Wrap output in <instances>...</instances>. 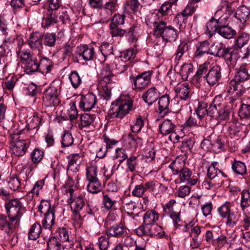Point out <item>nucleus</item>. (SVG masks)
Masks as SVG:
<instances>
[{"label":"nucleus","instance_id":"32","mask_svg":"<svg viewBox=\"0 0 250 250\" xmlns=\"http://www.w3.org/2000/svg\"><path fill=\"white\" fill-rule=\"evenodd\" d=\"M44 218L42 221V226L44 229L51 230L55 224V212L51 211L48 213L44 214Z\"/></svg>","mask_w":250,"mask_h":250},{"label":"nucleus","instance_id":"29","mask_svg":"<svg viewBox=\"0 0 250 250\" xmlns=\"http://www.w3.org/2000/svg\"><path fill=\"white\" fill-rule=\"evenodd\" d=\"M159 127L160 133L163 135H167L174 132L175 125L168 119L165 120Z\"/></svg>","mask_w":250,"mask_h":250},{"label":"nucleus","instance_id":"23","mask_svg":"<svg viewBox=\"0 0 250 250\" xmlns=\"http://www.w3.org/2000/svg\"><path fill=\"white\" fill-rule=\"evenodd\" d=\"M108 233L109 235L116 237H123L127 234V229L121 223L113 225L108 228Z\"/></svg>","mask_w":250,"mask_h":250},{"label":"nucleus","instance_id":"24","mask_svg":"<svg viewBox=\"0 0 250 250\" xmlns=\"http://www.w3.org/2000/svg\"><path fill=\"white\" fill-rule=\"evenodd\" d=\"M143 217V224L140 226L147 227L154 224L159 219V215L156 210L151 209L144 213Z\"/></svg>","mask_w":250,"mask_h":250},{"label":"nucleus","instance_id":"50","mask_svg":"<svg viewBox=\"0 0 250 250\" xmlns=\"http://www.w3.org/2000/svg\"><path fill=\"white\" fill-rule=\"evenodd\" d=\"M238 115L241 119H250V104H242Z\"/></svg>","mask_w":250,"mask_h":250},{"label":"nucleus","instance_id":"6","mask_svg":"<svg viewBox=\"0 0 250 250\" xmlns=\"http://www.w3.org/2000/svg\"><path fill=\"white\" fill-rule=\"evenodd\" d=\"M231 204L227 201L218 208L217 210L221 217L227 219L226 225L229 228H233L238 224L241 213L231 209Z\"/></svg>","mask_w":250,"mask_h":250},{"label":"nucleus","instance_id":"18","mask_svg":"<svg viewBox=\"0 0 250 250\" xmlns=\"http://www.w3.org/2000/svg\"><path fill=\"white\" fill-rule=\"evenodd\" d=\"M43 44L48 47H53L62 38L64 37L63 32L60 31L56 35L55 33L47 32L42 35Z\"/></svg>","mask_w":250,"mask_h":250},{"label":"nucleus","instance_id":"4","mask_svg":"<svg viewBox=\"0 0 250 250\" xmlns=\"http://www.w3.org/2000/svg\"><path fill=\"white\" fill-rule=\"evenodd\" d=\"M10 148L17 156L24 155L30 143V140L22 132H17L10 136Z\"/></svg>","mask_w":250,"mask_h":250},{"label":"nucleus","instance_id":"55","mask_svg":"<svg viewBox=\"0 0 250 250\" xmlns=\"http://www.w3.org/2000/svg\"><path fill=\"white\" fill-rule=\"evenodd\" d=\"M103 203L106 209H109L114 208L116 201L109 195L104 194Z\"/></svg>","mask_w":250,"mask_h":250},{"label":"nucleus","instance_id":"53","mask_svg":"<svg viewBox=\"0 0 250 250\" xmlns=\"http://www.w3.org/2000/svg\"><path fill=\"white\" fill-rule=\"evenodd\" d=\"M56 236L57 239L61 242H66L69 240V234L68 230L65 228H58L56 230Z\"/></svg>","mask_w":250,"mask_h":250},{"label":"nucleus","instance_id":"40","mask_svg":"<svg viewBox=\"0 0 250 250\" xmlns=\"http://www.w3.org/2000/svg\"><path fill=\"white\" fill-rule=\"evenodd\" d=\"M217 162H212L207 168V177L209 179H221L218 175L219 169L217 167Z\"/></svg>","mask_w":250,"mask_h":250},{"label":"nucleus","instance_id":"3","mask_svg":"<svg viewBox=\"0 0 250 250\" xmlns=\"http://www.w3.org/2000/svg\"><path fill=\"white\" fill-rule=\"evenodd\" d=\"M125 17V14L114 15L109 25L110 34L114 37H123L125 35L128 42H135L137 41V34L140 30V26L138 24H133L127 29H122L121 25L124 24Z\"/></svg>","mask_w":250,"mask_h":250},{"label":"nucleus","instance_id":"57","mask_svg":"<svg viewBox=\"0 0 250 250\" xmlns=\"http://www.w3.org/2000/svg\"><path fill=\"white\" fill-rule=\"evenodd\" d=\"M74 142L73 138L71 133L68 131H64L62 137V147L71 146Z\"/></svg>","mask_w":250,"mask_h":250},{"label":"nucleus","instance_id":"27","mask_svg":"<svg viewBox=\"0 0 250 250\" xmlns=\"http://www.w3.org/2000/svg\"><path fill=\"white\" fill-rule=\"evenodd\" d=\"M170 97L168 94H165L162 96L158 101V108L157 111L159 114L164 113L165 114H167L169 111Z\"/></svg>","mask_w":250,"mask_h":250},{"label":"nucleus","instance_id":"9","mask_svg":"<svg viewBox=\"0 0 250 250\" xmlns=\"http://www.w3.org/2000/svg\"><path fill=\"white\" fill-rule=\"evenodd\" d=\"M133 102L132 100H129L127 102H119L116 104H112L109 110L110 116L112 117L123 118L130 110L133 109Z\"/></svg>","mask_w":250,"mask_h":250},{"label":"nucleus","instance_id":"59","mask_svg":"<svg viewBox=\"0 0 250 250\" xmlns=\"http://www.w3.org/2000/svg\"><path fill=\"white\" fill-rule=\"evenodd\" d=\"M144 125V122L142 117H138L133 125L131 126V129L133 132H138L141 131L142 127Z\"/></svg>","mask_w":250,"mask_h":250},{"label":"nucleus","instance_id":"37","mask_svg":"<svg viewBox=\"0 0 250 250\" xmlns=\"http://www.w3.org/2000/svg\"><path fill=\"white\" fill-rule=\"evenodd\" d=\"M241 194L240 206L243 212H245L246 208L250 207V192L248 190H244Z\"/></svg>","mask_w":250,"mask_h":250},{"label":"nucleus","instance_id":"39","mask_svg":"<svg viewBox=\"0 0 250 250\" xmlns=\"http://www.w3.org/2000/svg\"><path fill=\"white\" fill-rule=\"evenodd\" d=\"M125 7L127 10H130V12L133 14L140 13L141 5L138 0H127L125 4Z\"/></svg>","mask_w":250,"mask_h":250},{"label":"nucleus","instance_id":"38","mask_svg":"<svg viewBox=\"0 0 250 250\" xmlns=\"http://www.w3.org/2000/svg\"><path fill=\"white\" fill-rule=\"evenodd\" d=\"M217 98L215 97L211 103L210 104L208 110V115L210 117L216 119L218 113V108L220 107V103L217 101Z\"/></svg>","mask_w":250,"mask_h":250},{"label":"nucleus","instance_id":"25","mask_svg":"<svg viewBox=\"0 0 250 250\" xmlns=\"http://www.w3.org/2000/svg\"><path fill=\"white\" fill-rule=\"evenodd\" d=\"M28 43L31 48L37 49L39 51L41 50L43 48L42 45L43 44L42 35L38 33L31 34Z\"/></svg>","mask_w":250,"mask_h":250},{"label":"nucleus","instance_id":"21","mask_svg":"<svg viewBox=\"0 0 250 250\" xmlns=\"http://www.w3.org/2000/svg\"><path fill=\"white\" fill-rule=\"evenodd\" d=\"M77 52L85 61H92L96 58L94 48L88 45H81L77 48Z\"/></svg>","mask_w":250,"mask_h":250},{"label":"nucleus","instance_id":"46","mask_svg":"<svg viewBox=\"0 0 250 250\" xmlns=\"http://www.w3.org/2000/svg\"><path fill=\"white\" fill-rule=\"evenodd\" d=\"M18 56L21 58V62L24 65L26 62H28L30 60H33L36 58L30 51L20 49L17 52Z\"/></svg>","mask_w":250,"mask_h":250},{"label":"nucleus","instance_id":"28","mask_svg":"<svg viewBox=\"0 0 250 250\" xmlns=\"http://www.w3.org/2000/svg\"><path fill=\"white\" fill-rule=\"evenodd\" d=\"M250 10L245 5H241L237 10L235 17L241 22L245 23L249 19Z\"/></svg>","mask_w":250,"mask_h":250},{"label":"nucleus","instance_id":"52","mask_svg":"<svg viewBox=\"0 0 250 250\" xmlns=\"http://www.w3.org/2000/svg\"><path fill=\"white\" fill-rule=\"evenodd\" d=\"M61 250V244L56 237H52L48 240L47 244V250Z\"/></svg>","mask_w":250,"mask_h":250},{"label":"nucleus","instance_id":"63","mask_svg":"<svg viewBox=\"0 0 250 250\" xmlns=\"http://www.w3.org/2000/svg\"><path fill=\"white\" fill-rule=\"evenodd\" d=\"M116 157L119 159L120 164H121L125 160L128 158V155L125 149L118 148L116 149Z\"/></svg>","mask_w":250,"mask_h":250},{"label":"nucleus","instance_id":"49","mask_svg":"<svg viewBox=\"0 0 250 250\" xmlns=\"http://www.w3.org/2000/svg\"><path fill=\"white\" fill-rule=\"evenodd\" d=\"M218 113L216 119L220 120H225L227 119L229 116V109L222 104H220V107L218 108Z\"/></svg>","mask_w":250,"mask_h":250},{"label":"nucleus","instance_id":"58","mask_svg":"<svg viewBox=\"0 0 250 250\" xmlns=\"http://www.w3.org/2000/svg\"><path fill=\"white\" fill-rule=\"evenodd\" d=\"M97 168L94 166H91L86 169V177L89 182L98 180L97 177Z\"/></svg>","mask_w":250,"mask_h":250},{"label":"nucleus","instance_id":"41","mask_svg":"<svg viewBox=\"0 0 250 250\" xmlns=\"http://www.w3.org/2000/svg\"><path fill=\"white\" fill-rule=\"evenodd\" d=\"M250 36L245 32L241 33L234 42V46L238 48H242L249 41Z\"/></svg>","mask_w":250,"mask_h":250},{"label":"nucleus","instance_id":"43","mask_svg":"<svg viewBox=\"0 0 250 250\" xmlns=\"http://www.w3.org/2000/svg\"><path fill=\"white\" fill-rule=\"evenodd\" d=\"M25 72L28 74L38 71V61L36 58L30 60L24 65Z\"/></svg>","mask_w":250,"mask_h":250},{"label":"nucleus","instance_id":"64","mask_svg":"<svg viewBox=\"0 0 250 250\" xmlns=\"http://www.w3.org/2000/svg\"><path fill=\"white\" fill-rule=\"evenodd\" d=\"M98 245L100 250H107L109 246V238L101 236L99 238Z\"/></svg>","mask_w":250,"mask_h":250},{"label":"nucleus","instance_id":"13","mask_svg":"<svg viewBox=\"0 0 250 250\" xmlns=\"http://www.w3.org/2000/svg\"><path fill=\"white\" fill-rule=\"evenodd\" d=\"M169 167L173 171V174L179 175L180 179L182 182H186L191 176L192 171L185 167V164L183 162L173 161L170 164Z\"/></svg>","mask_w":250,"mask_h":250},{"label":"nucleus","instance_id":"22","mask_svg":"<svg viewBox=\"0 0 250 250\" xmlns=\"http://www.w3.org/2000/svg\"><path fill=\"white\" fill-rule=\"evenodd\" d=\"M159 96V91L155 87H153L144 92L142 98L145 103H147L148 105H150L158 99Z\"/></svg>","mask_w":250,"mask_h":250},{"label":"nucleus","instance_id":"60","mask_svg":"<svg viewBox=\"0 0 250 250\" xmlns=\"http://www.w3.org/2000/svg\"><path fill=\"white\" fill-rule=\"evenodd\" d=\"M73 202H74V206L73 207V209L79 210L82 209L85 204V200L82 195L78 196L75 198Z\"/></svg>","mask_w":250,"mask_h":250},{"label":"nucleus","instance_id":"34","mask_svg":"<svg viewBox=\"0 0 250 250\" xmlns=\"http://www.w3.org/2000/svg\"><path fill=\"white\" fill-rule=\"evenodd\" d=\"M231 168L236 174L244 176L247 174L246 166L241 161L234 160L232 163Z\"/></svg>","mask_w":250,"mask_h":250},{"label":"nucleus","instance_id":"14","mask_svg":"<svg viewBox=\"0 0 250 250\" xmlns=\"http://www.w3.org/2000/svg\"><path fill=\"white\" fill-rule=\"evenodd\" d=\"M176 203L175 200L171 199L163 206V208L166 215L169 216L172 220L174 227L177 228L180 226L179 223L181 221V219L180 211H175L173 208L174 205Z\"/></svg>","mask_w":250,"mask_h":250},{"label":"nucleus","instance_id":"2","mask_svg":"<svg viewBox=\"0 0 250 250\" xmlns=\"http://www.w3.org/2000/svg\"><path fill=\"white\" fill-rule=\"evenodd\" d=\"M250 88V74L245 65H242L236 70L234 79L230 81L227 90L230 102L238 100Z\"/></svg>","mask_w":250,"mask_h":250},{"label":"nucleus","instance_id":"33","mask_svg":"<svg viewBox=\"0 0 250 250\" xmlns=\"http://www.w3.org/2000/svg\"><path fill=\"white\" fill-rule=\"evenodd\" d=\"M96 116L94 114L84 113L80 117L81 123L79 124V128L82 129L83 127L89 126L95 120Z\"/></svg>","mask_w":250,"mask_h":250},{"label":"nucleus","instance_id":"51","mask_svg":"<svg viewBox=\"0 0 250 250\" xmlns=\"http://www.w3.org/2000/svg\"><path fill=\"white\" fill-rule=\"evenodd\" d=\"M139 161L137 157L131 156L126 160L127 170L130 172H133L136 170V167L138 165Z\"/></svg>","mask_w":250,"mask_h":250},{"label":"nucleus","instance_id":"48","mask_svg":"<svg viewBox=\"0 0 250 250\" xmlns=\"http://www.w3.org/2000/svg\"><path fill=\"white\" fill-rule=\"evenodd\" d=\"M102 189V187L99 180L89 182V184L87 186L88 191L93 194L97 193L101 191Z\"/></svg>","mask_w":250,"mask_h":250},{"label":"nucleus","instance_id":"10","mask_svg":"<svg viewBox=\"0 0 250 250\" xmlns=\"http://www.w3.org/2000/svg\"><path fill=\"white\" fill-rule=\"evenodd\" d=\"M21 203L18 199H14L7 201L5 204L6 213L9 219L19 224L21 216Z\"/></svg>","mask_w":250,"mask_h":250},{"label":"nucleus","instance_id":"36","mask_svg":"<svg viewBox=\"0 0 250 250\" xmlns=\"http://www.w3.org/2000/svg\"><path fill=\"white\" fill-rule=\"evenodd\" d=\"M210 68L209 63L205 62L199 66L196 74L193 77V83H198L202 76L206 74Z\"/></svg>","mask_w":250,"mask_h":250},{"label":"nucleus","instance_id":"7","mask_svg":"<svg viewBox=\"0 0 250 250\" xmlns=\"http://www.w3.org/2000/svg\"><path fill=\"white\" fill-rule=\"evenodd\" d=\"M61 87L51 84L43 92V101L46 107H56L60 102Z\"/></svg>","mask_w":250,"mask_h":250},{"label":"nucleus","instance_id":"45","mask_svg":"<svg viewBox=\"0 0 250 250\" xmlns=\"http://www.w3.org/2000/svg\"><path fill=\"white\" fill-rule=\"evenodd\" d=\"M224 181L222 179H209L205 180L203 183L205 188L209 189L212 188H218L222 186Z\"/></svg>","mask_w":250,"mask_h":250},{"label":"nucleus","instance_id":"44","mask_svg":"<svg viewBox=\"0 0 250 250\" xmlns=\"http://www.w3.org/2000/svg\"><path fill=\"white\" fill-rule=\"evenodd\" d=\"M193 73V65L191 63H185L182 65L180 74L184 81H188L189 75Z\"/></svg>","mask_w":250,"mask_h":250},{"label":"nucleus","instance_id":"30","mask_svg":"<svg viewBox=\"0 0 250 250\" xmlns=\"http://www.w3.org/2000/svg\"><path fill=\"white\" fill-rule=\"evenodd\" d=\"M42 232V227L39 222H36L31 225L28 231V238L35 240L40 236Z\"/></svg>","mask_w":250,"mask_h":250},{"label":"nucleus","instance_id":"42","mask_svg":"<svg viewBox=\"0 0 250 250\" xmlns=\"http://www.w3.org/2000/svg\"><path fill=\"white\" fill-rule=\"evenodd\" d=\"M53 65V62L51 60L47 58H43L38 62V71L46 70V73L49 72Z\"/></svg>","mask_w":250,"mask_h":250},{"label":"nucleus","instance_id":"31","mask_svg":"<svg viewBox=\"0 0 250 250\" xmlns=\"http://www.w3.org/2000/svg\"><path fill=\"white\" fill-rule=\"evenodd\" d=\"M175 92L181 100H186L190 97L189 86L187 83L176 88Z\"/></svg>","mask_w":250,"mask_h":250},{"label":"nucleus","instance_id":"5","mask_svg":"<svg viewBox=\"0 0 250 250\" xmlns=\"http://www.w3.org/2000/svg\"><path fill=\"white\" fill-rule=\"evenodd\" d=\"M215 32L226 39H231L236 34V31L228 25H222L219 20L211 19L207 24L206 33L211 38Z\"/></svg>","mask_w":250,"mask_h":250},{"label":"nucleus","instance_id":"56","mask_svg":"<svg viewBox=\"0 0 250 250\" xmlns=\"http://www.w3.org/2000/svg\"><path fill=\"white\" fill-rule=\"evenodd\" d=\"M69 79L74 88L78 87L82 83V79L76 71L72 72L69 75Z\"/></svg>","mask_w":250,"mask_h":250},{"label":"nucleus","instance_id":"11","mask_svg":"<svg viewBox=\"0 0 250 250\" xmlns=\"http://www.w3.org/2000/svg\"><path fill=\"white\" fill-rule=\"evenodd\" d=\"M152 71L144 72L136 76L130 77V80L134 84V89L140 91L147 87L151 82Z\"/></svg>","mask_w":250,"mask_h":250},{"label":"nucleus","instance_id":"20","mask_svg":"<svg viewBox=\"0 0 250 250\" xmlns=\"http://www.w3.org/2000/svg\"><path fill=\"white\" fill-rule=\"evenodd\" d=\"M58 13L56 10L47 8L44 12L42 25L47 28L58 22Z\"/></svg>","mask_w":250,"mask_h":250},{"label":"nucleus","instance_id":"62","mask_svg":"<svg viewBox=\"0 0 250 250\" xmlns=\"http://www.w3.org/2000/svg\"><path fill=\"white\" fill-rule=\"evenodd\" d=\"M137 53L136 49L130 48L124 51L122 54V57L125 61H129L131 59L134 58Z\"/></svg>","mask_w":250,"mask_h":250},{"label":"nucleus","instance_id":"15","mask_svg":"<svg viewBox=\"0 0 250 250\" xmlns=\"http://www.w3.org/2000/svg\"><path fill=\"white\" fill-rule=\"evenodd\" d=\"M18 225L19 224L16 221H13L12 219L8 220L6 216L0 214V229L4 231L9 236H11L12 240L15 237L14 231Z\"/></svg>","mask_w":250,"mask_h":250},{"label":"nucleus","instance_id":"12","mask_svg":"<svg viewBox=\"0 0 250 250\" xmlns=\"http://www.w3.org/2000/svg\"><path fill=\"white\" fill-rule=\"evenodd\" d=\"M136 234L139 236L147 235L149 236H156L160 238L164 236L165 232L162 227L157 224H153L147 227L140 226L135 230Z\"/></svg>","mask_w":250,"mask_h":250},{"label":"nucleus","instance_id":"17","mask_svg":"<svg viewBox=\"0 0 250 250\" xmlns=\"http://www.w3.org/2000/svg\"><path fill=\"white\" fill-rule=\"evenodd\" d=\"M221 68L220 66L215 65L209 68L207 74L204 76L210 85L217 83L221 77Z\"/></svg>","mask_w":250,"mask_h":250},{"label":"nucleus","instance_id":"8","mask_svg":"<svg viewBox=\"0 0 250 250\" xmlns=\"http://www.w3.org/2000/svg\"><path fill=\"white\" fill-rule=\"evenodd\" d=\"M178 31L171 25H167L165 21L161 23L157 26L155 34L154 35L157 38L162 37L165 42H172L176 41L178 37Z\"/></svg>","mask_w":250,"mask_h":250},{"label":"nucleus","instance_id":"1","mask_svg":"<svg viewBox=\"0 0 250 250\" xmlns=\"http://www.w3.org/2000/svg\"><path fill=\"white\" fill-rule=\"evenodd\" d=\"M215 47L217 51H213L210 48L209 42L208 41L200 42L196 45V50L194 56L200 58L205 54H210L216 57L223 58L228 66L233 67L239 58L238 51L231 47H227L222 43L216 44L213 43L211 48Z\"/></svg>","mask_w":250,"mask_h":250},{"label":"nucleus","instance_id":"35","mask_svg":"<svg viewBox=\"0 0 250 250\" xmlns=\"http://www.w3.org/2000/svg\"><path fill=\"white\" fill-rule=\"evenodd\" d=\"M113 77V75L110 71L106 69H103L102 71L100 80H99V84L102 87H106L107 85L112 82L111 78Z\"/></svg>","mask_w":250,"mask_h":250},{"label":"nucleus","instance_id":"16","mask_svg":"<svg viewBox=\"0 0 250 250\" xmlns=\"http://www.w3.org/2000/svg\"><path fill=\"white\" fill-rule=\"evenodd\" d=\"M205 240L209 244L213 246H224L227 242L226 237L223 235H219L213 230H207L205 233Z\"/></svg>","mask_w":250,"mask_h":250},{"label":"nucleus","instance_id":"54","mask_svg":"<svg viewBox=\"0 0 250 250\" xmlns=\"http://www.w3.org/2000/svg\"><path fill=\"white\" fill-rule=\"evenodd\" d=\"M100 51L104 57V61L105 58L108 55L113 54V47L111 44L108 42H104L100 46Z\"/></svg>","mask_w":250,"mask_h":250},{"label":"nucleus","instance_id":"26","mask_svg":"<svg viewBox=\"0 0 250 250\" xmlns=\"http://www.w3.org/2000/svg\"><path fill=\"white\" fill-rule=\"evenodd\" d=\"M164 21H161L158 19V16L157 14L151 13L146 16V25L150 27L153 28V34L154 35L156 31L157 26Z\"/></svg>","mask_w":250,"mask_h":250},{"label":"nucleus","instance_id":"61","mask_svg":"<svg viewBox=\"0 0 250 250\" xmlns=\"http://www.w3.org/2000/svg\"><path fill=\"white\" fill-rule=\"evenodd\" d=\"M31 155L33 162L35 163H37L42 159L43 152L41 150L36 148L31 153Z\"/></svg>","mask_w":250,"mask_h":250},{"label":"nucleus","instance_id":"19","mask_svg":"<svg viewBox=\"0 0 250 250\" xmlns=\"http://www.w3.org/2000/svg\"><path fill=\"white\" fill-rule=\"evenodd\" d=\"M96 103V96L93 93H89L82 96L79 106L85 111H89L94 107Z\"/></svg>","mask_w":250,"mask_h":250},{"label":"nucleus","instance_id":"47","mask_svg":"<svg viewBox=\"0 0 250 250\" xmlns=\"http://www.w3.org/2000/svg\"><path fill=\"white\" fill-rule=\"evenodd\" d=\"M39 211L42 213L46 214L49 212H55L54 208L51 207L50 202L48 200H42L39 207Z\"/></svg>","mask_w":250,"mask_h":250}]
</instances>
